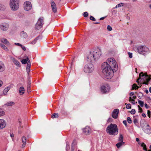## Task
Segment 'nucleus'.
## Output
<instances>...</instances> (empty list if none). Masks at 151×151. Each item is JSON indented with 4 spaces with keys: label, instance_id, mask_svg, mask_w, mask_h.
<instances>
[{
    "label": "nucleus",
    "instance_id": "f257e3e1",
    "mask_svg": "<svg viewBox=\"0 0 151 151\" xmlns=\"http://www.w3.org/2000/svg\"><path fill=\"white\" fill-rule=\"evenodd\" d=\"M117 68L118 65L114 59L109 58L102 63V72L106 78L111 79L114 75V70H116Z\"/></svg>",
    "mask_w": 151,
    "mask_h": 151
},
{
    "label": "nucleus",
    "instance_id": "f03ea898",
    "mask_svg": "<svg viewBox=\"0 0 151 151\" xmlns=\"http://www.w3.org/2000/svg\"><path fill=\"white\" fill-rule=\"evenodd\" d=\"M101 51L99 48L91 51L87 57V60L89 62H92L97 60L101 55Z\"/></svg>",
    "mask_w": 151,
    "mask_h": 151
},
{
    "label": "nucleus",
    "instance_id": "7ed1b4c3",
    "mask_svg": "<svg viewBox=\"0 0 151 151\" xmlns=\"http://www.w3.org/2000/svg\"><path fill=\"white\" fill-rule=\"evenodd\" d=\"M139 78L137 81L138 84L140 85L142 84L147 85L151 78L146 73H144L141 72L139 75Z\"/></svg>",
    "mask_w": 151,
    "mask_h": 151
},
{
    "label": "nucleus",
    "instance_id": "20e7f679",
    "mask_svg": "<svg viewBox=\"0 0 151 151\" xmlns=\"http://www.w3.org/2000/svg\"><path fill=\"white\" fill-rule=\"evenodd\" d=\"M106 132L109 135L115 136L118 133V128L116 124L111 123L106 128Z\"/></svg>",
    "mask_w": 151,
    "mask_h": 151
},
{
    "label": "nucleus",
    "instance_id": "39448f33",
    "mask_svg": "<svg viewBox=\"0 0 151 151\" xmlns=\"http://www.w3.org/2000/svg\"><path fill=\"white\" fill-rule=\"evenodd\" d=\"M10 5L11 9L13 11H16L19 8V0H11Z\"/></svg>",
    "mask_w": 151,
    "mask_h": 151
},
{
    "label": "nucleus",
    "instance_id": "423d86ee",
    "mask_svg": "<svg viewBox=\"0 0 151 151\" xmlns=\"http://www.w3.org/2000/svg\"><path fill=\"white\" fill-rule=\"evenodd\" d=\"M148 48L145 46H140L137 47L138 52L142 55L146 54L149 52Z\"/></svg>",
    "mask_w": 151,
    "mask_h": 151
},
{
    "label": "nucleus",
    "instance_id": "0eeeda50",
    "mask_svg": "<svg viewBox=\"0 0 151 151\" xmlns=\"http://www.w3.org/2000/svg\"><path fill=\"white\" fill-rule=\"evenodd\" d=\"M94 69V66L92 64H88L85 66L84 68V71L88 73L92 72Z\"/></svg>",
    "mask_w": 151,
    "mask_h": 151
},
{
    "label": "nucleus",
    "instance_id": "6e6552de",
    "mask_svg": "<svg viewBox=\"0 0 151 151\" xmlns=\"http://www.w3.org/2000/svg\"><path fill=\"white\" fill-rule=\"evenodd\" d=\"M44 24L43 18V17L39 18L35 25L36 29H39Z\"/></svg>",
    "mask_w": 151,
    "mask_h": 151
},
{
    "label": "nucleus",
    "instance_id": "1a4fd4ad",
    "mask_svg": "<svg viewBox=\"0 0 151 151\" xmlns=\"http://www.w3.org/2000/svg\"><path fill=\"white\" fill-rule=\"evenodd\" d=\"M143 131L146 133L150 134L151 132L150 126L147 124L145 123V125L142 127Z\"/></svg>",
    "mask_w": 151,
    "mask_h": 151
},
{
    "label": "nucleus",
    "instance_id": "9d476101",
    "mask_svg": "<svg viewBox=\"0 0 151 151\" xmlns=\"http://www.w3.org/2000/svg\"><path fill=\"white\" fill-rule=\"evenodd\" d=\"M24 9L26 11H28L32 9V5L30 2H25L24 3Z\"/></svg>",
    "mask_w": 151,
    "mask_h": 151
},
{
    "label": "nucleus",
    "instance_id": "9b49d317",
    "mask_svg": "<svg viewBox=\"0 0 151 151\" xmlns=\"http://www.w3.org/2000/svg\"><path fill=\"white\" fill-rule=\"evenodd\" d=\"M110 90L109 87L107 85L103 86L101 87V90L103 93H106L109 92Z\"/></svg>",
    "mask_w": 151,
    "mask_h": 151
},
{
    "label": "nucleus",
    "instance_id": "f8f14e48",
    "mask_svg": "<svg viewBox=\"0 0 151 151\" xmlns=\"http://www.w3.org/2000/svg\"><path fill=\"white\" fill-rule=\"evenodd\" d=\"M1 29L3 31H6L9 28V25L8 24L6 23H2L0 26Z\"/></svg>",
    "mask_w": 151,
    "mask_h": 151
},
{
    "label": "nucleus",
    "instance_id": "ddd939ff",
    "mask_svg": "<svg viewBox=\"0 0 151 151\" xmlns=\"http://www.w3.org/2000/svg\"><path fill=\"white\" fill-rule=\"evenodd\" d=\"M119 112V110L118 109H114L113 111L111 116L114 119H117L118 117V114Z\"/></svg>",
    "mask_w": 151,
    "mask_h": 151
},
{
    "label": "nucleus",
    "instance_id": "4468645a",
    "mask_svg": "<svg viewBox=\"0 0 151 151\" xmlns=\"http://www.w3.org/2000/svg\"><path fill=\"white\" fill-rule=\"evenodd\" d=\"M83 133L86 135H89L91 133V129L88 126H86L83 130Z\"/></svg>",
    "mask_w": 151,
    "mask_h": 151
},
{
    "label": "nucleus",
    "instance_id": "2eb2a0df",
    "mask_svg": "<svg viewBox=\"0 0 151 151\" xmlns=\"http://www.w3.org/2000/svg\"><path fill=\"white\" fill-rule=\"evenodd\" d=\"M52 12L55 13L57 12L56 5L53 1H51L50 3Z\"/></svg>",
    "mask_w": 151,
    "mask_h": 151
},
{
    "label": "nucleus",
    "instance_id": "dca6fc26",
    "mask_svg": "<svg viewBox=\"0 0 151 151\" xmlns=\"http://www.w3.org/2000/svg\"><path fill=\"white\" fill-rule=\"evenodd\" d=\"M6 125V123L5 120L0 119V129H2L5 128Z\"/></svg>",
    "mask_w": 151,
    "mask_h": 151
},
{
    "label": "nucleus",
    "instance_id": "f3484780",
    "mask_svg": "<svg viewBox=\"0 0 151 151\" xmlns=\"http://www.w3.org/2000/svg\"><path fill=\"white\" fill-rule=\"evenodd\" d=\"M1 41L2 42L6 44L7 46H9L10 45L9 42L7 41V40L6 38L1 39Z\"/></svg>",
    "mask_w": 151,
    "mask_h": 151
},
{
    "label": "nucleus",
    "instance_id": "a211bd4d",
    "mask_svg": "<svg viewBox=\"0 0 151 151\" xmlns=\"http://www.w3.org/2000/svg\"><path fill=\"white\" fill-rule=\"evenodd\" d=\"M12 61L14 63V64L17 65V66L19 67L20 66V63L17 60L14 58H12Z\"/></svg>",
    "mask_w": 151,
    "mask_h": 151
},
{
    "label": "nucleus",
    "instance_id": "6ab92c4d",
    "mask_svg": "<svg viewBox=\"0 0 151 151\" xmlns=\"http://www.w3.org/2000/svg\"><path fill=\"white\" fill-rule=\"evenodd\" d=\"M5 69V67L4 64L3 62L0 61V72H2L4 71Z\"/></svg>",
    "mask_w": 151,
    "mask_h": 151
},
{
    "label": "nucleus",
    "instance_id": "aec40b11",
    "mask_svg": "<svg viewBox=\"0 0 151 151\" xmlns=\"http://www.w3.org/2000/svg\"><path fill=\"white\" fill-rule=\"evenodd\" d=\"M141 146L143 147V150H145V151H151V145H150L149 147V148L150 149L148 151L147 150L146 145L144 143L142 142V143Z\"/></svg>",
    "mask_w": 151,
    "mask_h": 151
},
{
    "label": "nucleus",
    "instance_id": "412c9836",
    "mask_svg": "<svg viewBox=\"0 0 151 151\" xmlns=\"http://www.w3.org/2000/svg\"><path fill=\"white\" fill-rule=\"evenodd\" d=\"M22 142L23 144L22 145V147H24L26 145V144L27 141L26 138L24 136H23L22 137Z\"/></svg>",
    "mask_w": 151,
    "mask_h": 151
},
{
    "label": "nucleus",
    "instance_id": "4be33fe9",
    "mask_svg": "<svg viewBox=\"0 0 151 151\" xmlns=\"http://www.w3.org/2000/svg\"><path fill=\"white\" fill-rule=\"evenodd\" d=\"M20 35L21 37L23 38H26L27 36V33L24 31L21 32Z\"/></svg>",
    "mask_w": 151,
    "mask_h": 151
},
{
    "label": "nucleus",
    "instance_id": "5701e85b",
    "mask_svg": "<svg viewBox=\"0 0 151 151\" xmlns=\"http://www.w3.org/2000/svg\"><path fill=\"white\" fill-rule=\"evenodd\" d=\"M124 142H119L116 144V146L117 148H119L122 145H124Z\"/></svg>",
    "mask_w": 151,
    "mask_h": 151
},
{
    "label": "nucleus",
    "instance_id": "b1692460",
    "mask_svg": "<svg viewBox=\"0 0 151 151\" xmlns=\"http://www.w3.org/2000/svg\"><path fill=\"white\" fill-rule=\"evenodd\" d=\"M40 36H39L35 39L33 41H31L30 43L31 44H35L36 42L39 39V38L40 37Z\"/></svg>",
    "mask_w": 151,
    "mask_h": 151
},
{
    "label": "nucleus",
    "instance_id": "393cba45",
    "mask_svg": "<svg viewBox=\"0 0 151 151\" xmlns=\"http://www.w3.org/2000/svg\"><path fill=\"white\" fill-rule=\"evenodd\" d=\"M19 92L21 94H23L24 93V89L23 87H21L19 90Z\"/></svg>",
    "mask_w": 151,
    "mask_h": 151
},
{
    "label": "nucleus",
    "instance_id": "a878e982",
    "mask_svg": "<svg viewBox=\"0 0 151 151\" xmlns=\"http://www.w3.org/2000/svg\"><path fill=\"white\" fill-rule=\"evenodd\" d=\"M59 116V115L58 114L55 113L52 115L51 117L52 118L54 119L55 118H58Z\"/></svg>",
    "mask_w": 151,
    "mask_h": 151
},
{
    "label": "nucleus",
    "instance_id": "bb28decb",
    "mask_svg": "<svg viewBox=\"0 0 151 151\" xmlns=\"http://www.w3.org/2000/svg\"><path fill=\"white\" fill-rule=\"evenodd\" d=\"M10 88L9 87H7L4 90L3 93L4 95H6L7 92L10 90Z\"/></svg>",
    "mask_w": 151,
    "mask_h": 151
},
{
    "label": "nucleus",
    "instance_id": "cd10ccee",
    "mask_svg": "<svg viewBox=\"0 0 151 151\" xmlns=\"http://www.w3.org/2000/svg\"><path fill=\"white\" fill-rule=\"evenodd\" d=\"M0 46L3 49L5 50L8 51L9 49L8 48L4 45L2 43L0 44Z\"/></svg>",
    "mask_w": 151,
    "mask_h": 151
},
{
    "label": "nucleus",
    "instance_id": "c85d7f7f",
    "mask_svg": "<svg viewBox=\"0 0 151 151\" xmlns=\"http://www.w3.org/2000/svg\"><path fill=\"white\" fill-rule=\"evenodd\" d=\"M15 104V103L13 101H9L7 102L6 104H5V105L7 106H12L14 105Z\"/></svg>",
    "mask_w": 151,
    "mask_h": 151
},
{
    "label": "nucleus",
    "instance_id": "c756f323",
    "mask_svg": "<svg viewBox=\"0 0 151 151\" xmlns=\"http://www.w3.org/2000/svg\"><path fill=\"white\" fill-rule=\"evenodd\" d=\"M28 60L29 58L28 57H27L26 59H23L22 60V63L23 64H25L27 63Z\"/></svg>",
    "mask_w": 151,
    "mask_h": 151
},
{
    "label": "nucleus",
    "instance_id": "7c9ffc66",
    "mask_svg": "<svg viewBox=\"0 0 151 151\" xmlns=\"http://www.w3.org/2000/svg\"><path fill=\"white\" fill-rule=\"evenodd\" d=\"M141 85L139 87H141ZM132 88V90H134V89L136 90L138 89L139 88V87L137 86L136 84L134 83L133 85Z\"/></svg>",
    "mask_w": 151,
    "mask_h": 151
},
{
    "label": "nucleus",
    "instance_id": "2f4dec72",
    "mask_svg": "<svg viewBox=\"0 0 151 151\" xmlns=\"http://www.w3.org/2000/svg\"><path fill=\"white\" fill-rule=\"evenodd\" d=\"M123 137L122 134H120L118 139V141L120 142H123Z\"/></svg>",
    "mask_w": 151,
    "mask_h": 151
},
{
    "label": "nucleus",
    "instance_id": "473e14b6",
    "mask_svg": "<svg viewBox=\"0 0 151 151\" xmlns=\"http://www.w3.org/2000/svg\"><path fill=\"white\" fill-rule=\"evenodd\" d=\"M6 9V6H5L0 4V10L3 11Z\"/></svg>",
    "mask_w": 151,
    "mask_h": 151
},
{
    "label": "nucleus",
    "instance_id": "72a5a7b5",
    "mask_svg": "<svg viewBox=\"0 0 151 151\" xmlns=\"http://www.w3.org/2000/svg\"><path fill=\"white\" fill-rule=\"evenodd\" d=\"M31 65H27L26 68V70L28 74H29V73L30 72V68Z\"/></svg>",
    "mask_w": 151,
    "mask_h": 151
},
{
    "label": "nucleus",
    "instance_id": "f704fd0d",
    "mask_svg": "<svg viewBox=\"0 0 151 151\" xmlns=\"http://www.w3.org/2000/svg\"><path fill=\"white\" fill-rule=\"evenodd\" d=\"M138 102L139 104L140 105L141 107H143L144 106V103L143 101L141 100H138Z\"/></svg>",
    "mask_w": 151,
    "mask_h": 151
},
{
    "label": "nucleus",
    "instance_id": "c9c22d12",
    "mask_svg": "<svg viewBox=\"0 0 151 151\" xmlns=\"http://www.w3.org/2000/svg\"><path fill=\"white\" fill-rule=\"evenodd\" d=\"M4 114V112L2 109L0 108V116H3Z\"/></svg>",
    "mask_w": 151,
    "mask_h": 151
},
{
    "label": "nucleus",
    "instance_id": "e433bc0d",
    "mask_svg": "<svg viewBox=\"0 0 151 151\" xmlns=\"http://www.w3.org/2000/svg\"><path fill=\"white\" fill-rule=\"evenodd\" d=\"M31 87V85H30V84L27 85V91L29 93L31 91L30 90V88Z\"/></svg>",
    "mask_w": 151,
    "mask_h": 151
},
{
    "label": "nucleus",
    "instance_id": "4c0bfd02",
    "mask_svg": "<svg viewBox=\"0 0 151 151\" xmlns=\"http://www.w3.org/2000/svg\"><path fill=\"white\" fill-rule=\"evenodd\" d=\"M143 96V94L141 92H139L138 94V96L139 99H141V97Z\"/></svg>",
    "mask_w": 151,
    "mask_h": 151
},
{
    "label": "nucleus",
    "instance_id": "58836bf2",
    "mask_svg": "<svg viewBox=\"0 0 151 151\" xmlns=\"http://www.w3.org/2000/svg\"><path fill=\"white\" fill-rule=\"evenodd\" d=\"M127 121L128 123L129 124H131L132 122V120L131 118L129 117H128L127 118Z\"/></svg>",
    "mask_w": 151,
    "mask_h": 151
},
{
    "label": "nucleus",
    "instance_id": "ea45409f",
    "mask_svg": "<svg viewBox=\"0 0 151 151\" xmlns=\"http://www.w3.org/2000/svg\"><path fill=\"white\" fill-rule=\"evenodd\" d=\"M133 122H134V123L136 125H137V124H138V120L136 118H134L133 120Z\"/></svg>",
    "mask_w": 151,
    "mask_h": 151
},
{
    "label": "nucleus",
    "instance_id": "a19ab883",
    "mask_svg": "<svg viewBox=\"0 0 151 151\" xmlns=\"http://www.w3.org/2000/svg\"><path fill=\"white\" fill-rule=\"evenodd\" d=\"M138 112L139 113H142L143 112V110L140 107V106L139 105L138 106Z\"/></svg>",
    "mask_w": 151,
    "mask_h": 151
},
{
    "label": "nucleus",
    "instance_id": "79ce46f5",
    "mask_svg": "<svg viewBox=\"0 0 151 151\" xmlns=\"http://www.w3.org/2000/svg\"><path fill=\"white\" fill-rule=\"evenodd\" d=\"M126 108L128 109H131V105L130 104H127L126 106Z\"/></svg>",
    "mask_w": 151,
    "mask_h": 151
},
{
    "label": "nucleus",
    "instance_id": "37998d69",
    "mask_svg": "<svg viewBox=\"0 0 151 151\" xmlns=\"http://www.w3.org/2000/svg\"><path fill=\"white\" fill-rule=\"evenodd\" d=\"M89 18H90V19L91 20L93 21L96 20L92 16H90Z\"/></svg>",
    "mask_w": 151,
    "mask_h": 151
},
{
    "label": "nucleus",
    "instance_id": "c03bdc74",
    "mask_svg": "<svg viewBox=\"0 0 151 151\" xmlns=\"http://www.w3.org/2000/svg\"><path fill=\"white\" fill-rule=\"evenodd\" d=\"M130 113L131 114H135V109H132V110H131V111H130Z\"/></svg>",
    "mask_w": 151,
    "mask_h": 151
},
{
    "label": "nucleus",
    "instance_id": "a18cd8bd",
    "mask_svg": "<svg viewBox=\"0 0 151 151\" xmlns=\"http://www.w3.org/2000/svg\"><path fill=\"white\" fill-rule=\"evenodd\" d=\"M129 57L130 58H132V53L129 52L128 53Z\"/></svg>",
    "mask_w": 151,
    "mask_h": 151
},
{
    "label": "nucleus",
    "instance_id": "49530a36",
    "mask_svg": "<svg viewBox=\"0 0 151 151\" xmlns=\"http://www.w3.org/2000/svg\"><path fill=\"white\" fill-rule=\"evenodd\" d=\"M88 16V13L87 12H85L83 14V16L85 17H87Z\"/></svg>",
    "mask_w": 151,
    "mask_h": 151
},
{
    "label": "nucleus",
    "instance_id": "de8ad7c7",
    "mask_svg": "<svg viewBox=\"0 0 151 151\" xmlns=\"http://www.w3.org/2000/svg\"><path fill=\"white\" fill-rule=\"evenodd\" d=\"M107 28L108 30L109 31H111L112 29V27L109 25H108Z\"/></svg>",
    "mask_w": 151,
    "mask_h": 151
},
{
    "label": "nucleus",
    "instance_id": "09e8293b",
    "mask_svg": "<svg viewBox=\"0 0 151 151\" xmlns=\"http://www.w3.org/2000/svg\"><path fill=\"white\" fill-rule=\"evenodd\" d=\"M123 123L124 124L126 127H127V122L126 120H124L123 122Z\"/></svg>",
    "mask_w": 151,
    "mask_h": 151
},
{
    "label": "nucleus",
    "instance_id": "8fccbe9b",
    "mask_svg": "<svg viewBox=\"0 0 151 151\" xmlns=\"http://www.w3.org/2000/svg\"><path fill=\"white\" fill-rule=\"evenodd\" d=\"M21 47H22V49L24 50L25 51L26 50V49L25 47L24 46L22 45V46H21Z\"/></svg>",
    "mask_w": 151,
    "mask_h": 151
},
{
    "label": "nucleus",
    "instance_id": "3c124183",
    "mask_svg": "<svg viewBox=\"0 0 151 151\" xmlns=\"http://www.w3.org/2000/svg\"><path fill=\"white\" fill-rule=\"evenodd\" d=\"M147 114L149 118L150 117V111L149 110L147 111Z\"/></svg>",
    "mask_w": 151,
    "mask_h": 151
},
{
    "label": "nucleus",
    "instance_id": "603ef678",
    "mask_svg": "<svg viewBox=\"0 0 151 151\" xmlns=\"http://www.w3.org/2000/svg\"><path fill=\"white\" fill-rule=\"evenodd\" d=\"M131 103L133 104H135V103H137V102H135V101L134 99H132Z\"/></svg>",
    "mask_w": 151,
    "mask_h": 151
},
{
    "label": "nucleus",
    "instance_id": "864d4df0",
    "mask_svg": "<svg viewBox=\"0 0 151 151\" xmlns=\"http://www.w3.org/2000/svg\"><path fill=\"white\" fill-rule=\"evenodd\" d=\"M122 3H121V4H119L117 5H116V8H117V7H121L122 6Z\"/></svg>",
    "mask_w": 151,
    "mask_h": 151
},
{
    "label": "nucleus",
    "instance_id": "5fc2aeb1",
    "mask_svg": "<svg viewBox=\"0 0 151 151\" xmlns=\"http://www.w3.org/2000/svg\"><path fill=\"white\" fill-rule=\"evenodd\" d=\"M14 44L16 45L20 46V47L22 46V45L19 43H15Z\"/></svg>",
    "mask_w": 151,
    "mask_h": 151
},
{
    "label": "nucleus",
    "instance_id": "6e6d98bb",
    "mask_svg": "<svg viewBox=\"0 0 151 151\" xmlns=\"http://www.w3.org/2000/svg\"><path fill=\"white\" fill-rule=\"evenodd\" d=\"M3 84V82L2 81L0 80V87Z\"/></svg>",
    "mask_w": 151,
    "mask_h": 151
},
{
    "label": "nucleus",
    "instance_id": "4d7b16f0",
    "mask_svg": "<svg viewBox=\"0 0 151 151\" xmlns=\"http://www.w3.org/2000/svg\"><path fill=\"white\" fill-rule=\"evenodd\" d=\"M66 148L67 150H68L69 149V145H66Z\"/></svg>",
    "mask_w": 151,
    "mask_h": 151
},
{
    "label": "nucleus",
    "instance_id": "13d9d810",
    "mask_svg": "<svg viewBox=\"0 0 151 151\" xmlns=\"http://www.w3.org/2000/svg\"><path fill=\"white\" fill-rule=\"evenodd\" d=\"M145 106L146 109H147L149 107L146 104H145Z\"/></svg>",
    "mask_w": 151,
    "mask_h": 151
},
{
    "label": "nucleus",
    "instance_id": "bf43d9fd",
    "mask_svg": "<svg viewBox=\"0 0 151 151\" xmlns=\"http://www.w3.org/2000/svg\"><path fill=\"white\" fill-rule=\"evenodd\" d=\"M142 116L144 117H145L146 116V114L145 113H142Z\"/></svg>",
    "mask_w": 151,
    "mask_h": 151
},
{
    "label": "nucleus",
    "instance_id": "052dcab7",
    "mask_svg": "<svg viewBox=\"0 0 151 151\" xmlns=\"http://www.w3.org/2000/svg\"><path fill=\"white\" fill-rule=\"evenodd\" d=\"M134 94V93L133 92H131L130 93V95L131 96H133Z\"/></svg>",
    "mask_w": 151,
    "mask_h": 151
},
{
    "label": "nucleus",
    "instance_id": "680f3d73",
    "mask_svg": "<svg viewBox=\"0 0 151 151\" xmlns=\"http://www.w3.org/2000/svg\"><path fill=\"white\" fill-rule=\"evenodd\" d=\"M106 17H101V18H100L99 19L100 20H103Z\"/></svg>",
    "mask_w": 151,
    "mask_h": 151
},
{
    "label": "nucleus",
    "instance_id": "e2e57ef3",
    "mask_svg": "<svg viewBox=\"0 0 151 151\" xmlns=\"http://www.w3.org/2000/svg\"><path fill=\"white\" fill-rule=\"evenodd\" d=\"M28 61V62H27V65H31V62H30V60H28L27 61Z\"/></svg>",
    "mask_w": 151,
    "mask_h": 151
},
{
    "label": "nucleus",
    "instance_id": "0e129e2a",
    "mask_svg": "<svg viewBox=\"0 0 151 151\" xmlns=\"http://www.w3.org/2000/svg\"><path fill=\"white\" fill-rule=\"evenodd\" d=\"M10 136L12 138L14 136V134L13 133L11 134Z\"/></svg>",
    "mask_w": 151,
    "mask_h": 151
},
{
    "label": "nucleus",
    "instance_id": "69168bd1",
    "mask_svg": "<svg viewBox=\"0 0 151 151\" xmlns=\"http://www.w3.org/2000/svg\"><path fill=\"white\" fill-rule=\"evenodd\" d=\"M136 141L137 142H139V139L138 138H136Z\"/></svg>",
    "mask_w": 151,
    "mask_h": 151
},
{
    "label": "nucleus",
    "instance_id": "338daca9",
    "mask_svg": "<svg viewBox=\"0 0 151 151\" xmlns=\"http://www.w3.org/2000/svg\"><path fill=\"white\" fill-rule=\"evenodd\" d=\"M145 92L146 93H148V91L146 89L145 91Z\"/></svg>",
    "mask_w": 151,
    "mask_h": 151
},
{
    "label": "nucleus",
    "instance_id": "774afa93",
    "mask_svg": "<svg viewBox=\"0 0 151 151\" xmlns=\"http://www.w3.org/2000/svg\"><path fill=\"white\" fill-rule=\"evenodd\" d=\"M132 98H133L132 99H133L134 100V99H135L136 98V96H133Z\"/></svg>",
    "mask_w": 151,
    "mask_h": 151
}]
</instances>
